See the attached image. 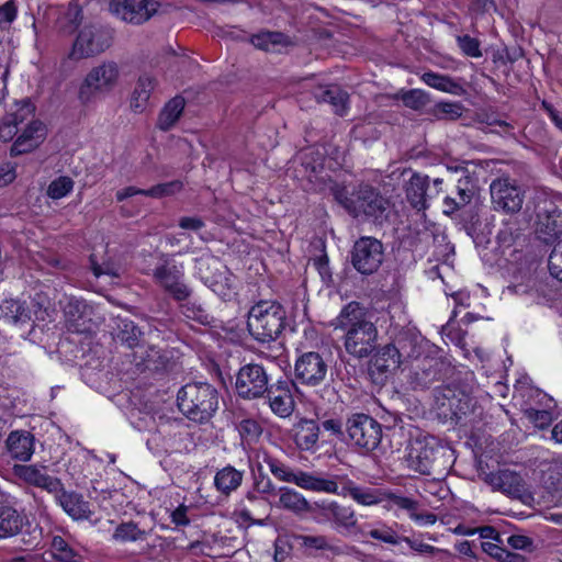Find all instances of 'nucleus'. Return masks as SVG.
<instances>
[{"instance_id":"nucleus-42","label":"nucleus","mask_w":562,"mask_h":562,"mask_svg":"<svg viewBox=\"0 0 562 562\" xmlns=\"http://www.w3.org/2000/svg\"><path fill=\"white\" fill-rule=\"evenodd\" d=\"M147 535L148 531L138 528L134 521H126L115 528L112 538L117 542H135L144 540Z\"/></svg>"},{"instance_id":"nucleus-5","label":"nucleus","mask_w":562,"mask_h":562,"mask_svg":"<svg viewBox=\"0 0 562 562\" xmlns=\"http://www.w3.org/2000/svg\"><path fill=\"white\" fill-rule=\"evenodd\" d=\"M120 75V67L115 61L106 60L93 66L79 85V101L88 105L105 97L116 87Z\"/></svg>"},{"instance_id":"nucleus-7","label":"nucleus","mask_w":562,"mask_h":562,"mask_svg":"<svg viewBox=\"0 0 562 562\" xmlns=\"http://www.w3.org/2000/svg\"><path fill=\"white\" fill-rule=\"evenodd\" d=\"M445 449L434 437L417 438L411 442L406 457L408 467L414 471L424 474H432L439 456Z\"/></svg>"},{"instance_id":"nucleus-30","label":"nucleus","mask_w":562,"mask_h":562,"mask_svg":"<svg viewBox=\"0 0 562 562\" xmlns=\"http://www.w3.org/2000/svg\"><path fill=\"white\" fill-rule=\"evenodd\" d=\"M155 87L156 79L151 75L139 76L131 95V108L134 112L142 113L146 110Z\"/></svg>"},{"instance_id":"nucleus-43","label":"nucleus","mask_w":562,"mask_h":562,"mask_svg":"<svg viewBox=\"0 0 562 562\" xmlns=\"http://www.w3.org/2000/svg\"><path fill=\"white\" fill-rule=\"evenodd\" d=\"M422 80L429 87L442 92L457 94L461 89L450 77L428 71L422 76Z\"/></svg>"},{"instance_id":"nucleus-12","label":"nucleus","mask_w":562,"mask_h":562,"mask_svg":"<svg viewBox=\"0 0 562 562\" xmlns=\"http://www.w3.org/2000/svg\"><path fill=\"white\" fill-rule=\"evenodd\" d=\"M327 372V362L318 352H304L295 360L294 376L302 385L313 387L321 385L325 381Z\"/></svg>"},{"instance_id":"nucleus-14","label":"nucleus","mask_w":562,"mask_h":562,"mask_svg":"<svg viewBox=\"0 0 562 562\" xmlns=\"http://www.w3.org/2000/svg\"><path fill=\"white\" fill-rule=\"evenodd\" d=\"M536 234L540 241L550 245L562 235V210L552 202H544L537 214Z\"/></svg>"},{"instance_id":"nucleus-61","label":"nucleus","mask_w":562,"mask_h":562,"mask_svg":"<svg viewBox=\"0 0 562 562\" xmlns=\"http://www.w3.org/2000/svg\"><path fill=\"white\" fill-rule=\"evenodd\" d=\"M182 314L188 318L196 319L199 322H203L206 317L204 311L200 306H195L191 303L182 305Z\"/></svg>"},{"instance_id":"nucleus-28","label":"nucleus","mask_w":562,"mask_h":562,"mask_svg":"<svg viewBox=\"0 0 562 562\" xmlns=\"http://www.w3.org/2000/svg\"><path fill=\"white\" fill-rule=\"evenodd\" d=\"M382 248H353L351 263L361 274H372L383 261Z\"/></svg>"},{"instance_id":"nucleus-50","label":"nucleus","mask_w":562,"mask_h":562,"mask_svg":"<svg viewBox=\"0 0 562 562\" xmlns=\"http://www.w3.org/2000/svg\"><path fill=\"white\" fill-rule=\"evenodd\" d=\"M300 544L304 548L315 549V550H327L331 552H336L337 548L328 542L326 536H306L300 535L296 537Z\"/></svg>"},{"instance_id":"nucleus-63","label":"nucleus","mask_w":562,"mask_h":562,"mask_svg":"<svg viewBox=\"0 0 562 562\" xmlns=\"http://www.w3.org/2000/svg\"><path fill=\"white\" fill-rule=\"evenodd\" d=\"M322 427L325 431L330 432L334 436L340 438L344 435L342 424L339 419L329 418L322 423Z\"/></svg>"},{"instance_id":"nucleus-38","label":"nucleus","mask_w":562,"mask_h":562,"mask_svg":"<svg viewBox=\"0 0 562 562\" xmlns=\"http://www.w3.org/2000/svg\"><path fill=\"white\" fill-rule=\"evenodd\" d=\"M402 363L403 360L400 358L397 349L391 342L378 351L373 367L380 372H391L396 370Z\"/></svg>"},{"instance_id":"nucleus-58","label":"nucleus","mask_w":562,"mask_h":562,"mask_svg":"<svg viewBox=\"0 0 562 562\" xmlns=\"http://www.w3.org/2000/svg\"><path fill=\"white\" fill-rule=\"evenodd\" d=\"M458 42H459L460 48L462 49V52L465 55H468L470 57H480L482 55V53L480 50V44L475 38H473L469 35H464V36L459 37Z\"/></svg>"},{"instance_id":"nucleus-21","label":"nucleus","mask_w":562,"mask_h":562,"mask_svg":"<svg viewBox=\"0 0 562 562\" xmlns=\"http://www.w3.org/2000/svg\"><path fill=\"white\" fill-rule=\"evenodd\" d=\"M483 480L494 491H499L514 498H521L526 492L522 477L510 470L484 473Z\"/></svg>"},{"instance_id":"nucleus-60","label":"nucleus","mask_w":562,"mask_h":562,"mask_svg":"<svg viewBox=\"0 0 562 562\" xmlns=\"http://www.w3.org/2000/svg\"><path fill=\"white\" fill-rule=\"evenodd\" d=\"M503 544L496 541H482L481 548L484 552L499 561L505 551V548L502 547Z\"/></svg>"},{"instance_id":"nucleus-1","label":"nucleus","mask_w":562,"mask_h":562,"mask_svg":"<svg viewBox=\"0 0 562 562\" xmlns=\"http://www.w3.org/2000/svg\"><path fill=\"white\" fill-rule=\"evenodd\" d=\"M333 326L344 333V348L355 359L370 357L379 346L378 327L368 310L358 302L345 305Z\"/></svg>"},{"instance_id":"nucleus-16","label":"nucleus","mask_w":562,"mask_h":562,"mask_svg":"<svg viewBox=\"0 0 562 562\" xmlns=\"http://www.w3.org/2000/svg\"><path fill=\"white\" fill-rule=\"evenodd\" d=\"M154 277L173 299L183 301L190 296V289L181 281L182 271L171 259H164L155 269Z\"/></svg>"},{"instance_id":"nucleus-34","label":"nucleus","mask_w":562,"mask_h":562,"mask_svg":"<svg viewBox=\"0 0 562 562\" xmlns=\"http://www.w3.org/2000/svg\"><path fill=\"white\" fill-rule=\"evenodd\" d=\"M313 93L318 102L329 103L335 113L339 115H344L346 113L348 94L339 87H318Z\"/></svg>"},{"instance_id":"nucleus-48","label":"nucleus","mask_w":562,"mask_h":562,"mask_svg":"<svg viewBox=\"0 0 562 562\" xmlns=\"http://www.w3.org/2000/svg\"><path fill=\"white\" fill-rule=\"evenodd\" d=\"M72 189V179L66 176H61L49 183L47 188V195L54 200H58L69 194Z\"/></svg>"},{"instance_id":"nucleus-52","label":"nucleus","mask_w":562,"mask_h":562,"mask_svg":"<svg viewBox=\"0 0 562 562\" xmlns=\"http://www.w3.org/2000/svg\"><path fill=\"white\" fill-rule=\"evenodd\" d=\"M525 415L538 428H546L552 422V415L548 409L529 407L525 411Z\"/></svg>"},{"instance_id":"nucleus-27","label":"nucleus","mask_w":562,"mask_h":562,"mask_svg":"<svg viewBox=\"0 0 562 562\" xmlns=\"http://www.w3.org/2000/svg\"><path fill=\"white\" fill-rule=\"evenodd\" d=\"M5 447L13 459L29 461L34 453V436L26 430H13L5 440Z\"/></svg>"},{"instance_id":"nucleus-39","label":"nucleus","mask_w":562,"mask_h":562,"mask_svg":"<svg viewBox=\"0 0 562 562\" xmlns=\"http://www.w3.org/2000/svg\"><path fill=\"white\" fill-rule=\"evenodd\" d=\"M251 43L259 49L267 52H280L289 45L288 37L280 32H262L251 37Z\"/></svg>"},{"instance_id":"nucleus-62","label":"nucleus","mask_w":562,"mask_h":562,"mask_svg":"<svg viewBox=\"0 0 562 562\" xmlns=\"http://www.w3.org/2000/svg\"><path fill=\"white\" fill-rule=\"evenodd\" d=\"M16 16V8L13 1H8L0 7V23H10Z\"/></svg>"},{"instance_id":"nucleus-15","label":"nucleus","mask_w":562,"mask_h":562,"mask_svg":"<svg viewBox=\"0 0 562 562\" xmlns=\"http://www.w3.org/2000/svg\"><path fill=\"white\" fill-rule=\"evenodd\" d=\"M155 0H113L111 11L121 20L140 24L149 20L158 10Z\"/></svg>"},{"instance_id":"nucleus-47","label":"nucleus","mask_w":562,"mask_h":562,"mask_svg":"<svg viewBox=\"0 0 562 562\" xmlns=\"http://www.w3.org/2000/svg\"><path fill=\"white\" fill-rule=\"evenodd\" d=\"M205 283L222 297H226L229 294L232 288V278L227 276V272H220L218 276H204Z\"/></svg>"},{"instance_id":"nucleus-4","label":"nucleus","mask_w":562,"mask_h":562,"mask_svg":"<svg viewBox=\"0 0 562 562\" xmlns=\"http://www.w3.org/2000/svg\"><path fill=\"white\" fill-rule=\"evenodd\" d=\"M286 313L276 301H260L248 312L247 328L254 339L259 342H271L278 339L285 328Z\"/></svg>"},{"instance_id":"nucleus-22","label":"nucleus","mask_w":562,"mask_h":562,"mask_svg":"<svg viewBox=\"0 0 562 562\" xmlns=\"http://www.w3.org/2000/svg\"><path fill=\"white\" fill-rule=\"evenodd\" d=\"M321 426L317 420L301 418L292 427V438L301 451L314 453L318 450Z\"/></svg>"},{"instance_id":"nucleus-13","label":"nucleus","mask_w":562,"mask_h":562,"mask_svg":"<svg viewBox=\"0 0 562 562\" xmlns=\"http://www.w3.org/2000/svg\"><path fill=\"white\" fill-rule=\"evenodd\" d=\"M491 199L496 210L506 213L518 212L524 203V191L517 182L508 177L492 181L490 186Z\"/></svg>"},{"instance_id":"nucleus-64","label":"nucleus","mask_w":562,"mask_h":562,"mask_svg":"<svg viewBox=\"0 0 562 562\" xmlns=\"http://www.w3.org/2000/svg\"><path fill=\"white\" fill-rule=\"evenodd\" d=\"M506 542L513 548V549H526L531 544V541L526 536L520 535H513L508 536L506 538Z\"/></svg>"},{"instance_id":"nucleus-32","label":"nucleus","mask_w":562,"mask_h":562,"mask_svg":"<svg viewBox=\"0 0 562 562\" xmlns=\"http://www.w3.org/2000/svg\"><path fill=\"white\" fill-rule=\"evenodd\" d=\"M1 317L9 324L16 327L31 325L32 317L31 311L25 305L16 300H4L0 305Z\"/></svg>"},{"instance_id":"nucleus-59","label":"nucleus","mask_w":562,"mask_h":562,"mask_svg":"<svg viewBox=\"0 0 562 562\" xmlns=\"http://www.w3.org/2000/svg\"><path fill=\"white\" fill-rule=\"evenodd\" d=\"M390 502L393 506H396L401 509L407 510L409 515L415 513L418 508V503L409 497L401 496L396 494H392L390 496Z\"/></svg>"},{"instance_id":"nucleus-40","label":"nucleus","mask_w":562,"mask_h":562,"mask_svg":"<svg viewBox=\"0 0 562 562\" xmlns=\"http://www.w3.org/2000/svg\"><path fill=\"white\" fill-rule=\"evenodd\" d=\"M184 109V99L176 97L171 99L161 110L158 117V127L162 131H168L179 120Z\"/></svg>"},{"instance_id":"nucleus-45","label":"nucleus","mask_w":562,"mask_h":562,"mask_svg":"<svg viewBox=\"0 0 562 562\" xmlns=\"http://www.w3.org/2000/svg\"><path fill=\"white\" fill-rule=\"evenodd\" d=\"M145 361L147 368L154 371H168L172 368L169 352L156 347H149Z\"/></svg>"},{"instance_id":"nucleus-3","label":"nucleus","mask_w":562,"mask_h":562,"mask_svg":"<svg viewBox=\"0 0 562 562\" xmlns=\"http://www.w3.org/2000/svg\"><path fill=\"white\" fill-rule=\"evenodd\" d=\"M180 412L195 423L209 422L218 408L217 390L205 382L188 383L177 395Z\"/></svg>"},{"instance_id":"nucleus-35","label":"nucleus","mask_w":562,"mask_h":562,"mask_svg":"<svg viewBox=\"0 0 562 562\" xmlns=\"http://www.w3.org/2000/svg\"><path fill=\"white\" fill-rule=\"evenodd\" d=\"M279 507L296 515L312 510L314 512V507H311L308 501L295 490L283 486L279 488Z\"/></svg>"},{"instance_id":"nucleus-41","label":"nucleus","mask_w":562,"mask_h":562,"mask_svg":"<svg viewBox=\"0 0 562 562\" xmlns=\"http://www.w3.org/2000/svg\"><path fill=\"white\" fill-rule=\"evenodd\" d=\"M50 553L57 562H82L81 555L59 536L53 537Z\"/></svg>"},{"instance_id":"nucleus-31","label":"nucleus","mask_w":562,"mask_h":562,"mask_svg":"<svg viewBox=\"0 0 562 562\" xmlns=\"http://www.w3.org/2000/svg\"><path fill=\"white\" fill-rule=\"evenodd\" d=\"M243 480L244 471L228 464L215 473L214 486L221 495L229 496L241 485Z\"/></svg>"},{"instance_id":"nucleus-46","label":"nucleus","mask_w":562,"mask_h":562,"mask_svg":"<svg viewBox=\"0 0 562 562\" xmlns=\"http://www.w3.org/2000/svg\"><path fill=\"white\" fill-rule=\"evenodd\" d=\"M392 345L397 349L398 356L403 362L416 356V339L407 331L397 335Z\"/></svg>"},{"instance_id":"nucleus-25","label":"nucleus","mask_w":562,"mask_h":562,"mask_svg":"<svg viewBox=\"0 0 562 562\" xmlns=\"http://www.w3.org/2000/svg\"><path fill=\"white\" fill-rule=\"evenodd\" d=\"M54 494L57 503L72 519L83 520L91 518L93 512L90 508V503L81 494L65 491L63 485L61 490Z\"/></svg>"},{"instance_id":"nucleus-9","label":"nucleus","mask_w":562,"mask_h":562,"mask_svg":"<svg viewBox=\"0 0 562 562\" xmlns=\"http://www.w3.org/2000/svg\"><path fill=\"white\" fill-rule=\"evenodd\" d=\"M321 492L339 496H350L360 505L370 506L380 502L376 493L368 487L358 486L347 475L324 476Z\"/></svg>"},{"instance_id":"nucleus-53","label":"nucleus","mask_w":562,"mask_h":562,"mask_svg":"<svg viewBox=\"0 0 562 562\" xmlns=\"http://www.w3.org/2000/svg\"><path fill=\"white\" fill-rule=\"evenodd\" d=\"M182 189V183L179 181H171L168 183L157 184L148 190H146L147 196L153 198H161L166 195H171L179 192Z\"/></svg>"},{"instance_id":"nucleus-18","label":"nucleus","mask_w":562,"mask_h":562,"mask_svg":"<svg viewBox=\"0 0 562 562\" xmlns=\"http://www.w3.org/2000/svg\"><path fill=\"white\" fill-rule=\"evenodd\" d=\"M293 387L294 382L284 379L271 384L266 393L271 411L281 418L289 417L294 411Z\"/></svg>"},{"instance_id":"nucleus-11","label":"nucleus","mask_w":562,"mask_h":562,"mask_svg":"<svg viewBox=\"0 0 562 562\" xmlns=\"http://www.w3.org/2000/svg\"><path fill=\"white\" fill-rule=\"evenodd\" d=\"M263 462L277 480L293 483L304 490L321 492L324 476L301 470L294 471L282 461L268 454H265Z\"/></svg>"},{"instance_id":"nucleus-20","label":"nucleus","mask_w":562,"mask_h":562,"mask_svg":"<svg viewBox=\"0 0 562 562\" xmlns=\"http://www.w3.org/2000/svg\"><path fill=\"white\" fill-rule=\"evenodd\" d=\"M441 361L432 357L417 359L412 367L408 383L414 390H425L440 379Z\"/></svg>"},{"instance_id":"nucleus-56","label":"nucleus","mask_w":562,"mask_h":562,"mask_svg":"<svg viewBox=\"0 0 562 562\" xmlns=\"http://www.w3.org/2000/svg\"><path fill=\"white\" fill-rule=\"evenodd\" d=\"M402 100L406 106L414 110H418L427 103L425 92L418 89L404 93Z\"/></svg>"},{"instance_id":"nucleus-36","label":"nucleus","mask_w":562,"mask_h":562,"mask_svg":"<svg viewBox=\"0 0 562 562\" xmlns=\"http://www.w3.org/2000/svg\"><path fill=\"white\" fill-rule=\"evenodd\" d=\"M436 397L437 401H440V397H442L441 406L448 405L454 415L465 414L471 401L465 393L457 392L451 386L438 389Z\"/></svg>"},{"instance_id":"nucleus-37","label":"nucleus","mask_w":562,"mask_h":562,"mask_svg":"<svg viewBox=\"0 0 562 562\" xmlns=\"http://www.w3.org/2000/svg\"><path fill=\"white\" fill-rule=\"evenodd\" d=\"M428 184V177L420 175H413L406 187V196L411 205L416 210H424L427 207L426 203V187Z\"/></svg>"},{"instance_id":"nucleus-6","label":"nucleus","mask_w":562,"mask_h":562,"mask_svg":"<svg viewBox=\"0 0 562 562\" xmlns=\"http://www.w3.org/2000/svg\"><path fill=\"white\" fill-rule=\"evenodd\" d=\"M346 431L351 445L370 452L376 449L382 439V426L367 414H353L346 422Z\"/></svg>"},{"instance_id":"nucleus-10","label":"nucleus","mask_w":562,"mask_h":562,"mask_svg":"<svg viewBox=\"0 0 562 562\" xmlns=\"http://www.w3.org/2000/svg\"><path fill=\"white\" fill-rule=\"evenodd\" d=\"M314 512L319 522H330L339 533H351L356 530L358 520L355 510L335 501L314 504Z\"/></svg>"},{"instance_id":"nucleus-29","label":"nucleus","mask_w":562,"mask_h":562,"mask_svg":"<svg viewBox=\"0 0 562 562\" xmlns=\"http://www.w3.org/2000/svg\"><path fill=\"white\" fill-rule=\"evenodd\" d=\"M100 250L90 256L93 274L95 277L110 276L117 278L122 267L116 260L114 252L109 248H100Z\"/></svg>"},{"instance_id":"nucleus-55","label":"nucleus","mask_w":562,"mask_h":562,"mask_svg":"<svg viewBox=\"0 0 562 562\" xmlns=\"http://www.w3.org/2000/svg\"><path fill=\"white\" fill-rule=\"evenodd\" d=\"M550 274L562 282V248H552L548 259Z\"/></svg>"},{"instance_id":"nucleus-33","label":"nucleus","mask_w":562,"mask_h":562,"mask_svg":"<svg viewBox=\"0 0 562 562\" xmlns=\"http://www.w3.org/2000/svg\"><path fill=\"white\" fill-rule=\"evenodd\" d=\"M26 525V518L12 507H0V538L18 535Z\"/></svg>"},{"instance_id":"nucleus-26","label":"nucleus","mask_w":562,"mask_h":562,"mask_svg":"<svg viewBox=\"0 0 562 562\" xmlns=\"http://www.w3.org/2000/svg\"><path fill=\"white\" fill-rule=\"evenodd\" d=\"M34 106L27 101L23 100L16 103V109L7 114L0 124V139L9 142L18 134L19 125L33 117Z\"/></svg>"},{"instance_id":"nucleus-19","label":"nucleus","mask_w":562,"mask_h":562,"mask_svg":"<svg viewBox=\"0 0 562 562\" xmlns=\"http://www.w3.org/2000/svg\"><path fill=\"white\" fill-rule=\"evenodd\" d=\"M13 473L23 482L46 490L49 493H58L61 490L59 479L50 476L46 472V468L37 464H15Z\"/></svg>"},{"instance_id":"nucleus-2","label":"nucleus","mask_w":562,"mask_h":562,"mask_svg":"<svg viewBox=\"0 0 562 562\" xmlns=\"http://www.w3.org/2000/svg\"><path fill=\"white\" fill-rule=\"evenodd\" d=\"M330 190L335 200L355 217L364 216L379 223L387 217L389 201L370 186L361 184L349 192L347 188L335 184Z\"/></svg>"},{"instance_id":"nucleus-8","label":"nucleus","mask_w":562,"mask_h":562,"mask_svg":"<svg viewBox=\"0 0 562 562\" xmlns=\"http://www.w3.org/2000/svg\"><path fill=\"white\" fill-rule=\"evenodd\" d=\"M269 378L265 368L257 363L243 366L236 376V392L245 400L262 397L269 389Z\"/></svg>"},{"instance_id":"nucleus-51","label":"nucleus","mask_w":562,"mask_h":562,"mask_svg":"<svg viewBox=\"0 0 562 562\" xmlns=\"http://www.w3.org/2000/svg\"><path fill=\"white\" fill-rule=\"evenodd\" d=\"M402 541L406 542L409 548L420 554L427 555H449V551L432 547L428 543H424L409 537H403Z\"/></svg>"},{"instance_id":"nucleus-24","label":"nucleus","mask_w":562,"mask_h":562,"mask_svg":"<svg viewBox=\"0 0 562 562\" xmlns=\"http://www.w3.org/2000/svg\"><path fill=\"white\" fill-rule=\"evenodd\" d=\"M267 507V499L260 498L255 492L249 491L238 503L237 515L245 522L262 526L268 517Z\"/></svg>"},{"instance_id":"nucleus-49","label":"nucleus","mask_w":562,"mask_h":562,"mask_svg":"<svg viewBox=\"0 0 562 562\" xmlns=\"http://www.w3.org/2000/svg\"><path fill=\"white\" fill-rule=\"evenodd\" d=\"M237 430L243 440L251 443L256 441L262 434V427L260 424L251 418H246L239 422Z\"/></svg>"},{"instance_id":"nucleus-44","label":"nucleus","mask_w":562,"mask_h":562,"mask_svg":"<svg viewBox=\"0 0 562 562\" xmlns=\"http://www.w3.org/2000/svg\"><path fill=\"white\" fill-rule=\"evenodd\" d=\"M140 329L130 319H120L117 323V339L125 344L128 348H133L138 344Z\"/></svg>"},{"instance_id":"nucleus-57","label":"nucleus","mask_w":562,"mask_h":562,"mask_svg":"<svg viewBox=\"0 0 562 562\" xmlns=\"http://www.w3.org/2000/svg\"><path fill=\"white\" fill-rule=\"evenodd\" d=\"M254 487L257 493L262 495H273L277 493V487L271 479L261 472H259L258 476H255Z\"/></svg>"},{"instance_id":"nucleus-54","label":"nucleus","mask_w":562,"mask_h":562,"mask_svg":"<svg viewBox=\"0 0 562 562\" xmlns=\"http://www.w3.org/2000/svg\"><path fill=\"white\" fill-rule=\"evenodd\" d=\"M368 535L373 539L394 546L402 540L392 528L385 526L371 529L368 531Z\"/></svg>"},{"instance_id":"nucleus-17","label":"nucleus","mask_w":562,"mask_h":562,"mask_svg":"<svg viewBox=\"0 0 562 562\" xmlns=\"http://www.w3.org/2000/svg\"><path fill=\"white\" fill-rule=\"evenodd\" d=\"M106 47H109V43L103 34L92 26H87L80 30L69 53V58L75 60L89 58L104 52Z\"/></svg>"},{"instance_id":"nucleus-23","label":"nucleus","mask_w":562,"mask_h":562,"mask_svg":"<svg viewBox=\"0 0 562 562\" xmlns=\"http://www.w3.org/2000/svg\"><path fill=\"white\" fill-rule=\"evenodd\" d=\"M45 137L46 126L40 121L31 120L11 146V155L18 156L34 150Z\"/></svg>"}]
</instances>
